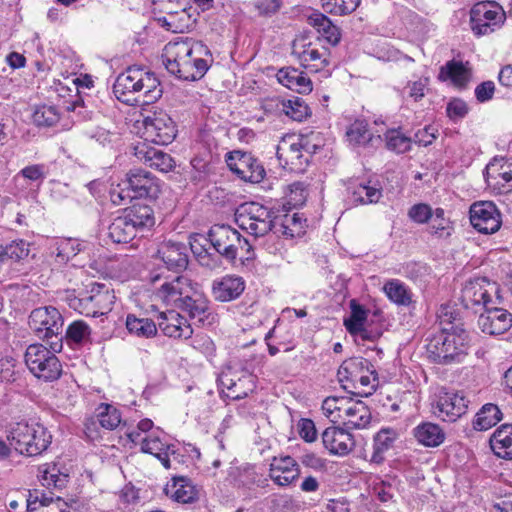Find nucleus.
Here are the masks:
<instances>
[{
	"instance_id": "obj_1",
	"label": "nucleus",
	"mask_w": 512,
	"mask_h": 512,
	"mask_svg": "<svg viewBox=\"0 0 512 512\" xmlns=\"http://www.w3.org/2000/svg\"><path fill=\"white\" fill-rule=\"evenodd\" d=\"M113 93L119 101L135 105L157 101L163 90L154 73L142 68L129 67L116 78Z\"/></svg>"
},
{
	"instance_id": "obj_2",
	"label": "nucleus",
	"mask_w": 512,
	"mask_h": 512,
	"mask_svg": "<svg viewBox=\"0 0 512 512\" xmlns=\"http://www.w3.org/2000/svg\"><path fill=\"white\" fill-rule=\"evenodd\" d=\"M468 345L469 335L465 330H442L428 340L426 352L433 363L449 365L463 361Z\"/></svg>"
},
{
	"instance_id": "obj_3",
	"label": "nucleus",
	"mask_w": 512,
	"mask_h": 512,
	"mask_svg": "<svg viewBox=\"0 0 512 512\" xmlns=\"http://www.w3.org/2000/svg\"><path fill=\"white\" fill-rule=\"evenodd\" d=\"M52 436L40 423L17 422L10 427L7 440L17 452L37 456L51 444Z\"/></svg>"
},
{
	"instance_id": "obj_4",
	"label": "nucleus",
	"mask_w": 512,
	"mask_h": 512,
	"mask_svg": "<svg viewBox=\"0 0 512 512\" xmlns=\"http://www.w3.org/2000/svg\"><path fill=\"white\" fill-rule=\"evenodd\" d=\"M339 382L345 390L369 395L378 383V375L371 362L363 357L345 360L338 369Z\"/></svg>"
},
{
	"instance_id": "obj_5",
	"label": "nucleus",
	"mask_w": 512,
	"mask_h": 512,
	"mask_svg": "<svg viewBox=\"0 0 512 512\" xmlns=\"http://www.w3.org/2000/svg\"><path fill=\"white\" fill-rule=\"evenodd\" d=\"M209 243L227 260H249L253 257L252 246L247 239L228 225H214L208 232Z\"/></svg>"
},
{
	"instance_id": "obj_6",
	"label": "nucleus",
	"mask_w": 512,
	"mask_h": 512,
	"mask_svg": "<svg viewBox=\"0 0 512 512\" xmlns=\"http://www.w3.org/2000/svg\"><path fill=\"white\" fill-rule=\"evenodd\" d=\"M25 363L30 372L46 382L57 380L62 366L57 356L42 344H31L25 352Z\"/></svg>"
},
{
	"instance_id": "obj_7",
	"label": "nucleus",
	"mask_w": 512,
	"mask_h": 512,
	"mask_svg": "<svg viewBox=\"0 0 512 512\" xmlns=\"http://www.w3.org/2000/svg\"><path fill=\"white\" fill-rule=\"evenodd\" d=\"M235 221L242 230L255 237L266 235L273 226L271 211L256 202L242 204L236 210Z\"/></svg>"
},
{
	"instance_id": "obj_8",
	"label": "nucleus",
	"mask_w": 512,
	"mask_h": 512,
	"mask_svg": "<svg viewBox=\"0 0 512 512\" xmlns=\"http://www.w3.org/2000/svg\"><path fill=\"white\" fill-rule=\"evenodd\" d=\"M115 296L105 284L93 283L90 290L70 304L79 313L88 317H97L112 309Z\"/></svg>"
},
{
	"instance_id": "obj_9",
	"label": "nucleus",
	"mask_w": 512,
	"mask_h": 512,
	"mask_svg": "<svg viewBox=\"0 0 512 512\" xmlns=\"http://www.w3.org/2000/svg\"><path fill=\"white\" fill-rule=\"evenodd\" d=\"M505 21V12L494 1L478 2L470 10V27L480 37L493 33Z\"/></svg>"
},
{
	"instance_id": "obj_10",
	"label": "nucleus",
	"mask_w": 512,
	"mask_h": 512,
	"mask_svg": "<svg viewBox=\"0 0 512 512\" xmlns=\"http://www.w3.org/2000/svg\"><path fill=\"white\" fill-rule=\"evenodd\" d=\"M497 292L495 283L486 278H475L465 283L461 291L460 300L463 307L474 313H481L491 302V293Z\"/></svg>"
},
{
	"instance_id": "obj_11",
	"label": "nucleus",
	"mask_w": 512,
	"mask_h": 512,
	"mask_svg": "<svg viewBox=\"0 0 512 512\" xmlns=\"http://www.w3.org/2000/svg\"><path fill=\"white\" fill-rule=\"evenodd\" d=\"M143 128L145 139L159 145H168L177 133L174 121L163 110H155L145 116Z\"/></svg>"
},
{
	"instance_id": "obj_12",
	"label": "nucleus",
	"mask_w": 512,
	"mask_h": 512,
	"mask_svg": "<svg viewBox=\"0 0 512 512\" xmlns=\"http://www.w3.org/2000/svg\"><path fill=\"white\" fill-rule=\"evenodd\" d=\"M207 49L200 43L189 38L177 39L165 45L162 59L166 69L173 75L186 66V61L192 52H206Z\"/></svg>"
},
{
	"instance_id": "obj_13",
	"label": "nucleus",
	"mask_w": 512,
	"mask_h": 512,
	"mask_svg": "<svg viewBox=\"0 0 512 512\" xmlns=\"http://www.w3.org/2000/svg\"><path fill=\"white\" fill-rule=\"evenodd\" d=\"M177 308L187 313L192 321L202 326L212 325L216 321V315L210 308V302L198 283H195L187 294V298Z\"/></svg>"
},
{
	"instance_id": "obj_14",
	"label": "nucleus",
	"mask_w": 512,
	"mask_h": 512,
	"mask_svg": "<svg viewBox=\"0 0 512 512\" xmlns=\"http://www.w3.org/2000/svg\"><path fill=\"white\" fill-rule=\"evenodd\" d=\"M227 165L240 179L253 184L260 183L266 176L263 164L249 152H230Z\"/></svg>"
},
{
	"instance_id": "obj_15",
	"label": "nucleus",
	"mask_w": 512,
	"mask_h": 512,
	"mask_svg": "<svg viewBox=\"0 0 512 512\" xmlns=\"http://www.w3.org/2000/svg\"><path fill=\"white\" fill-rule=\"evenodd\" d=\"M292 54L305 68L319 71L328 65L327 49L319 43H313L307 36L297 37L292 44Z\"/></svg>"
},
{
	"instance_id": "obj_16",
	"label": "nucleus",
	"mask_w": 512,
	"mask_h": 512,
	"mask_svg": "<svg viewBox=\"0 0 512 512\" xmlns=\"http://www.w3.org/2000/svg\"><path fill=\"white\" fill-rule=\"evenodd\" d=\"M29 326L40 338L57 337L63 329V317L55 307H39L31 312Z\"/></svg>"
},
{
	"instance_id": "obj_17",
	"label": "nucleus",
	"mask_w": 512,
	"mask_h": 512,
	"mask_svg": "<svg viewBox=\"0 0 512 512\" xmlns=\"http://www.w3.org/2000/svg\"><path fill=\"white\" fill-rule=\"evenodd\" d=\"M470 222L480 233L493 234L500 229L502 219L499 210L493 202L482 201L471 205Z\"/></svg>"
},
{
	"instance_id": "obj_18",
	"label": "nucleus",
	"mask_w": 512,
	"mask_h": 512,
	"mask_svg": "<svg viewBox=\"0 0 512 512\" xmlns=\"http://www.w3.org/2000/svg\"><path fill=\"white\" fill-rule=\"evenodd\" d=\"M196 282L185 276H176L171 280L165 279L154 291L155 299L167 306L178 307L187 298Z\"/></svg>"
},
{
	"instance_id": "obj_19",
	"label": "nucleus",
	"mask_w": 512,
	"mask_h": 512,
	"mask_svg": "<svg viewBox=\"0 0 512 512\" xmlns=\"http://www.w3.org/2000/svg\"><path fill=\"white\" fill-rule=\"evenodd\" d=\"M124 184L128 186L132 197L136 198L156 199L161 192L159 180L141 168L129 170Z\"/></svg>"
},
{
	"instance_id": "obj_20",
	"label": "nucleus",
	"mask_w": 512,
	"mask_h": 512,
	"mask_svg": "<svg viewBox=\"0 0 512 512\" xmlns=\"http://www.w3.org/2000/svg\"><path fill=\"white\" fill-rule=\"evenodd\" d=\"M478 326L488 335L503 334L512 326V314L502 308H486L480 313Z\"/></svg>"
},
{
	"instance_id": "obj_21",
	"label": "nucleus",
	"mask_w": 512,
	"mask_h": 512,
	"mask_svg": "<svg viewBox=\"0 0 512 512\" xmlns=\"http://www.w3.org/2000/svg\"><path fill=\"white\" fill-rule=\"evenodd\" d=\"M157 320L159 329L168 337L189 339L193 334L187 319L175 310L160 312Z\"/></svg>"
},
{
	"instance_id": "obj_22",
	"label": "nucleus",
	"mask_w": 512,
	"mask_h": 512,
	"mask_svg": "<svg viewBox=\"0 0 512 512\" xmlns=\"http://www.w3.org/2000/svg\"><path fill=\"white\" fill-rule=\"evenodd\" d=\"M324 447L333 455L345 456L349 454L354 446L353 435L346 429L331 426L322 433Z\"/></svg>"
},
{
	"instance_id": "obj_23",
	"label": "nucleus",
	"mask_w": 512,
	"mask_h": 512,
	"mask_svg": "<svg viewBox=\"0 0 512 512\" xmlns=\"http://www.w3.org/2000/svg\"><path fill=\"white\" fill-rule=\"evenodd\" d=\"M270 478L279 486H289L300 476L297 461L290 456L274 457L270 464Z\"/></svg>"
},
{
	"instance_id": "obj_24",
	"label": "nucleus",
	"mask_w": 512,
	"mask_h": 512,
	"mask_svg": "<svg viewBox=\"0 0 512 512\" xmlns=\"http://www.w3.org/2000/svg\"><path fill=\"white\" fill-rule=\"evenodd\" d=\"M160 431H154L141 439V451L154 455L160 460L166 469H170L171 457L176 458V450L174 445L168 444L161 438Z\"/></svg>"
},
{
	"instance_id": "obj_25",
	"label": "nucleus",
	"mask_w": 512,
	"mask_h": 512,
	"mask_svg": "<svg viewBox=\"0 0 512 512\" xmlns=\"http://www.w3.org/2000/svg\"><path fill=\"white\" fill-rule=\"evenodd\" d=\"M468 400L458 392H444L439 396L436 408L444 421L454 422L466 413Z\"/></svg>"
},
{
	"instance_id": "obj_26",
	"label": "nucleus",
	"mask_w": 512,
	"mask_h": 512,
	"mask_svg": "<svg viewBox=\"0 0 512 512\" xmlns=\"http://www.w3.org/2000/svg\"><path fill=\"white\" fill-rule=\"evenodd\" d=\"M245 290V281L237 275H225L212 282V295L216 301L230 302L237 299Z\"/></svg>"
},
{
	"instance_id": "obj_27",
	"label": "nucleus",
	"mask_w": 512,
	"mask_h": 512,
	"mask_svg": "<svg viewBox=\"0 0 512 512\" xmlns=\"http://www.w3.org/2000/svg\"><path fill=\"white\" fill-rule=\"evenodd\" d=\"M134 150V155L139 161L160 172L167 173L175 167V161L170 154L160 149L143 143L137 145Z\"/></svg>"
},
{
	"instance_id": "obj_28",
	"label": "nucleus",
	"mask_w": 512,
	"mask_h": 512,
	"mask_svg": "<svg viewBox=\"0 0 512 512\" xmlns=\"http://www.w3.org/2000/svg\"><path fill=\"white\" fill-rule=\"evenodd\" d=\"M159 258L170 270H183L188 265L186 246L171 240L163 242L157 250Z\"/></svg>"
},
{
	"instance_id": "obj_29",
	"label": "nucleus",
	"mask_w": 512,
	"mask_h": 512,
	"mask_svg": "<svg viewBox=\"0 0 512 512\" xmlns=\"http://www.w3.org/2000/svg\"><path fill=\"white\" fill-rule=\"evenodd\" d=\"M219 381L224 395L233 400L247 397L255 388V377L249 373H245L237 379L224 374Z\"/></svg>"
},
{
	"instance_id": "obj_30",
	"label": "nucleus",
	"mask_w": 512,
	"mask_h": 512,
	"mask_svg": "<svg viewBox=\"0 0 512 512\" xmlns=\"http://www.w3.org/2000/svg\"><path fill=\"white\" fill-rule=\"evenodd\" d=\"M29 512H69L67 503L59 496L56 498L38 491H29L26 499Z\"/></svg>"
},
{
	"instance_id": "obj_31",
	"label": "nucleus",
	"mask_w": 512,
	"mask_h": 512,
	"mask_svg": "<svg viewBox=\"0 0 512 512\" xmlns=\"http://www.w3.org/2000/svg\"><path fill=\"white\" fill-rule=\"evenodd\" d=\"M123 216L137 233L149 229L155 224L153 209L146 204H133L124 210Z\"/></svg>"
},
{
	"instance_id": "obj_32",
	"label": "nucleus",
	"mask_w": 512,
	"mask_h": 512,
	"mask_svg": "<svg viewBox=\"0 0 512 512\" xmlns=\"http://www.w3.org/2000/svg\"><path fill=\"white\" fill-rule=\"evenodd\" d=\"M165 492L178 503H193L198 499V490L186 477H174L172 483L166 486Z\"/></svg>"
},
{
	"instance_id": "obj_33",
	"label": "nucleus",
	"mask_w": 512,
	"mask_h": 512,
	"mask_svg": "<svg viewBox=\"0 0 512 512\" xmlns=\"http://www.w3.org/2000/svg\"><path fill=\"white\" fill-rule=\"evenodd\" d=\"M277 79L283 86L298 93L307 94L312 91L311 80L296 68H281L277 73Z\"/></svg>"
},
{
	"instance_id": "obj_34",
	"label": "nucleus",
	"mask_w": 512,
	"mask_h": 512,
	"mask_svg": "<svg viewBox=\"0 0 512 512\" xmlns=\"http://www.w3.org/2000/svg\"><path fill=\"white\" fill-rule=\"evenodd\" d=\"M276 155L279 160H284L286 165L301 168L304 164L309 162L308 157L302 153L299 145H297V138L290 136L283 139L277 146Z\"/></svg>"
},
{
	"instance_id": "obj_35",
	"label": "nucleus",
	"mask_w": 512,
	"mask_h": 512,
	"mask_svg": "<svg viewBox=\"0 0 512 512\" xmlns=\"http://www.w3.org/2000/svg\"><path fill=\"white\" fill-rule=\"evenodd\" d=\"M489 443L495 455L512 459V424L499 426L491 435Z\"/></svg>"
},
{
	"instance_id": "obj_36",
	"label": "nucleus",
	"mask_w": 512,
	"mask_h": 512,
	"mask_svg": "<svg viewBox=\"0 0 512 512\" xmlns=\"http://www.w3.org/2000/svg\"><path fill=\"white\" fill-rule=\"evenodd\" d=\"M484 177L490 185L508 184L512 181V162L493 159L485 168Z\"/></svg>"
},
{
	"instance_id": "obj_37",
	"label": "nucleus",
	"mask_w": 512,
	"mask_h": 512,
	"mask_svg": "<svg viewBox=\"0 0 512 512\" xmlns=\"http://www.w3.org/2000/svg\"><path fill=\"white\" fill-rule=\"evenodd\" d=\"M413 435L418 443L426 447H438L445 440L443 429L431 422H424L416 426L413 430Z\"/></svg>"
},
{
	"instance_id": "obj_38",
	"label": "nucleus",
	"mask_w": 512,
	"mask_h": 512,
	"mask_svg": "<svg viewBox=\"0 0 512 512\" xmlns=\"http://www.w3.org/2000/svg\"><path fill=\"white\" fill-rule=\"evenodd\" d=\"M229 476L234 486L238 488L251 489L253 486H262L266 481L258 474L255 467L249 464L232 468Z\"/></svg>"
},
{
	"instance_id": "obj_39",
	"label": "nucleus",
	"mask_w": 512,
	"mask_h": 512,
	"mask_svg": "<svg viewBox=\"0 0 512 512\" xmlns=\"http://www.w3.org/2000/svg\"><path fill=\"white\" fill-rule=\"evenodd\" d=\"M370 421L371 412L365 403L360 400H353L346 411L343 424L348 429H363L369 425Z\"/></svg>"
},
{
	"instance_id": "obj_40",
	"label": "nucleus",
	"mask_w": 512,
	"mask_h": 512,
	"mask_svg": "<svg viewBox=\"0 0 512 512\" xmlns=\"http://www.w3.org/2000/svg\"><path fill=\"white\" fill-rule=\"evenodd\" d=\"M438 78L442 81L450 79L456 87L464 88L470 79V72L462 62L451 60L440 68Z\"/></svg>"
},
{
	"instance_id": "obj_41",
	"label": "nucleus",
	"mask_w": 512,
	"mask_h": 512,
	"mask_svg": "<svg viewBox=\"0 0 512 512\" xmlns=\"http://www.w3.org/2000/svg\"><path fill=\"white\" fill-rule=\"evenodd\" d=\"M203 53L204 52H192L186 61V66H183L176 77L186 81L201 79L208 70L207 61L202 58Z\"/></svg>"
},
{
	"instance_id": "obj_42",
	"label": "nucleus",
	"mask_w": 512,
	"mask_h": 512,
	"mask_svg": "<svg viewBox=\"0 0 512 512\" xmlns=\"http://www.w3.org/2000/svg\"><path fill=\"white\" fill-rule=\"evenodd\" d=\"M351 314L350 317L344 320V326L347 331L356 336H360L362 339H370L367 329L364 327L367 313L365 309L352 300L350 303Z\"/></svg>"
},
{
	"instance_id": "obj_43",
	"label": "nucleus",
	"mask_w": 512,
	"mask_h": 512,
	"mask_svg": "<svg viewBox=\"0 0 512 512\" xmlns=\"http://www.w3.org/2000/svg\"><path fill=\"white\" fill-rule=\"evenodd\" d=\"M502 419V412L497 405L487 403L477 412L473 420V428L486 431L495 426Z\"/></svg>"
},
{
	"instance_id": "obj_44",
	"label": "nucleus",
	"mask_w": 512,
	"mask_h": 512,
	"mask_svg": "<svg viewBox=\"0 0 512 512\" xmlns=\"http://www.w3.org/2000/svg\"><path fill=\"white\" fill-rule=\"evenodd\" d=\"M137 235L130 222L122 215L114 218L108 226L107 236L114 243H127Z\"/></svg>"
},
{
	"instance_id": "obj_45",
	"label": "nucleus",
	"mask_w": 512,
	"mask_h": 512,
	"mask_svg": "<svg viewBox=\"0 0 512 512\" xmlns=\"http://www.w3.org/2000/svg\"><path fill=\"white\" fill-rule=\"evenodd\" d=\"M278 232L286 239L301 237L305 233L306 219L299 213L285 214L280 218Z\"/></svg>"
},
{
	"instance_id": "obj_46",
	"label": "nucleus",
	"mask_w": 512,
	"mask_h": 512,
	"mask_svg": "<svg viewBox=\"0 0 512 512\" xmlns=\"http://www.w3.org/2000/svg\"><path fill=\"white\" fill-rule=\"evenodd\" d=\"M309 22L317 28L318 32L321 33L331 45H337L339 43L341 38L339 28L334 25L327 16L322 13H313L309 17Z\"/></svg>"
},
{
	"instance_id": "obj_47",
	"label": "nucleus",
	"mask_w": 512,
	"mask_h": 512,
	"mask_svg": "<svg viewBox=\"0 0 512 512\" xmlns=\"http://www.w3.org/2000/svg\"><path fill=\"white\" fill-rule=\"evenodd\" d=\"M126 328L134 336L151 338L157 334L155 322L148 318H138L133 314L127 315Z\"/></svg>"
},
{
	"instance_id": "obj_48",
	"label": "nucleus",
	"mask_w": 512,
	"mask_h": 512,
	"mask_svg": "<svg viewBox=\"0 0 512 512\" xmlns=\"http://www.w3.org/2000/svg\"><path fill=\"white\" fill-rule=\"evenodd\" d=\"M397 433L390 428L381 429L374 436L372 460L380 463L383 460V454L393 447Z\"/></svg>"
},
{
	"instance_id": "obj_49",
	"label": "nucleus",
	"mask_w": 512,
	"mask_h": 512,
	"mask_svg": "<svg viewBox=\"0 0 512 512\" xmlns=\"http://www.w3.org/2000/svg\"><path fill=\"white\" fill-rule=\"evenodd\" d=\"M82 250V244L77 239L65 238L56 242L53 254L59 264L67 263Z\"/></svg>"
},
{
	"instance_id": "obj_50",
	"label": "nucleus",
	"mask_w": 512,
	"mask_h": 512,
	"mask_svg": "<svg viewBox=\"0 0 512 512\" xmlns=\"http://www.w3.org/2000/svg\"><path fill=\"white\" fill-rule=\"evenodd\" d=\"M346 137L349 143L355 146H367L374 140L367 123L363 120H355L347 128Z\"/></svg>"
},
{
	"instance_id": "obj_51",
	"label": "nucleus",
	"mask_w": 512,
	"mask_h": 512,
	"mask_svg": "<svg viewBox=\"0 0 512 512\" xmlns=\"http://www.w3.org/2000/svg\"><path fill=\"white\" fill-rule=\"evenodd\" d=\"M383 291L391 301L398 305H409L411 302L410 291L397 279L387 281L384 284Z\"/></svg>"
},
{
	"instance_id": "obj_52",
	"label": "nucleus",
	"mask_w": 512,
	"mask_h": 512,
	"mask_svg": "<svg viewBox=\"0 0 512 512\" xmlns=\"http://www.w3.org/2000/svg\"><path fill=\"white\" fill-rule=\"evenodd\" d=\"M66 339L69 343L84 345L91 342V329L82 320L74 321L67 327Z\"/></svg>"
},
{
	"instance_id": "obj_53",
	"label": "nucleus",
	"mask_w": 512,
	"mask_h": 512,
	"mask_svg": "<svg viewBox=\"0 0 512 512\" xmlns=\"http://www.w3.org/2000/svg\"><path fill=\"white\" fill-rule=\"evenodd\" d=\"M100 425L108 430H113L121 423V414L113 405L101 403L96 409Z\"/></svg>"
},
{
	"instance_id": "obj_54",
	"label": "nucleus",
	"mask_w": 512,
	"mask_h": 512,
	"mask_svg": "<svg viewBox=\"0 0 512 512\" xmlns=\"http://www.w3.org/2000/svg\"><path fill=\"white\" fill-rule=\"evenodd\" d=\"M32 118L37 126L51 127L60 120V113L55 106L42 105L35 109Z\"/></svg>"
},
{
	"instance_id": "obj_55",
	"label": "nucleus",
	"mask_w": 512,
	"mask_h": 512,
	"mask_svg": "<svg viewBox=\"0 0 512 512\" xmlns=\"http://www.w3.org/2000/svg\"><path fill=\"white\" fill-rule=\"evenodd\" d=\"M382 197L380 188L366 184H358L352 191L353 201L359 204L377 203Z\"/></svg>"
},
{
	"instance_id": "obj_56",
	"label": "nucleus",
	"mask_w": 512,
	"mask_h": 512,
	"mask_svg": "<svg viewBox=\"0 0 512 512\" xmlns=\"http://www.w3.org/2000/svg\"><path fill=\"white\" fill-rule=\"evenodd\" d=\"M385 142L387 149L396 153H405L411 148V138L396 129L385 133Z\"/></svg>"
},
{
	"instance_id": "obj_57",
	"label": "nucleus",
	"mask_w": 512,
	"mask_h": 512,
	"mask_svg": "<svg viewBox=\"0 0 512 512\" xmlns=\"http://www.w3.org/2000/svg\"><path fill=\"white\" fill-rule=\"evenodd\" d=\"M361 0H322L323 9L334 15H347L356 10Z\"/></svg>"
},
{
	"instance_id": "obj_58",
	"label": "nucleus",
	"mask_w": 512,
	"mask_h": 512,
	"mask_svg": "<svg viewBox=\"0 0 512 512\" xmlns=\"http://www.w3.org/2000/svg\"><path fill=\"white\" fill-rule=\"evenodd\" d=\"M284 113L295 121H303L310 115L308 105L301 99L295 98L283 103Z\"/></svg>"
},
{
	"instance_id": "obj_59",
	"label": "nucleus",
	"mask_w": 512,
	"mask_h": 512,
	"mask_svg": "<svg viewBox=\"0 0 512 512\" xmlns=\"http://www.w3.org/2000/svg\"><path fill=\"white\" fill-rule=\"evenodd\" d=\"M430 220V233L438 235L439 237L450 235L452 229L451 222L445 217V212L442 208H437L433 211V216Z\"/></svg>"
},
{
	"instance_id": "obj_60",
	"label": "nucleus",
	"mask_w": 512,
	"mask_h": 512,
	"mask_svg": "<svg viewBox=\"0 0 512 512\" xmlns=\"http://www.w3.org/2000/svg\"><path fill=\"white\" fill-rule=\"evenodd\" d=\"M308 197L307 186L303 182H294L288 187L286 193L287 203L292 207H300L305 204Z\"/></svg>"
},
{
	"instance_id": "obj_61",
	"label": "nucleus",
	"mask_w": 512,
	"mask_h": 512,
	"mask_svg": "<svg viewBox=\"0 0 512 512\" xmlns=\"http://www.w3.org/2000/svg\"><path fill=\"white\" fill-rule=\"evenodd\" d=\"M2 253L4 254L5 261H19L28 256V244L23 240L12 241L11 243L3 246Z\"/></svg>"
},
{
	"instance_id": "obj_62",
	"label": "nucleus",
	"mask_w": 512,
	"mask_h": 512,
	"mask_svg": "<svg viewBox=\"0 0 512 512\" xmlns=\"http://www.w3.org/2000/svg\"><path fill=\"white\" fill-rule=\"evenodd\" d=\"M68 475L60 473L56 465H52L43 471V484L47 487L62 488L67 483Z\"/></svg>"
},
{
	"instance_id": "obj_63",
	"label": "nucleus",
	"mask_w": 512,
	"mask_h": 512,
	"mask_svg": "<svg viewBox=\"0 0 512 512\" xmlns=\"http://www.w3.org/2000/svg\"><path fill=\"white\" fill-rule=\"evenodd\" d=\"M433 216V210L430 205L425 203L414 204L408 210V217L417 224L427 223Z\"/></svg>"
},
{
	"instance_id": "obj_64",
	"label": "nucleus",
	"mask_w": 512,
	"mask_h": 512,
	"mask_svg": "<svg viewBox=\"0 0 512 512\" xmlns=\"http://www.w3.org/2000/svg\"><path fill=\"white\" fill-rule=\"evenodd\" d=\"M343 397L341 396H329L322 403V410L326 417L331 422L337 423L341 421V415L339 414V407L342 405Z\"/></svg>"
}]
</instances>
